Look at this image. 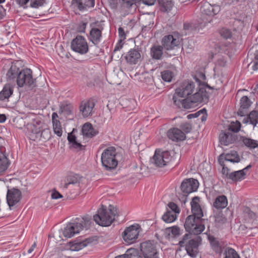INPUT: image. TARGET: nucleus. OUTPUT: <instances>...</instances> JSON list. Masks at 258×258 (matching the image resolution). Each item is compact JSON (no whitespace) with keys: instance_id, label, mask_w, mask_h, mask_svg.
Returning <instances> with one entry per match:
<instances>
[{"instance_id":"1","label":"nucleus","mask_w":258,"mask_h":258,"mask_svg":"<svg viewBox=\"0 0 258 258\" xmlns=\"http://www.w3.org/2000/svg\"><path fill=\"white\" fill-rule=\"evenodd\" d=\"M7 77L10 81L16 79L19 87L34 88L36 86L35 79L32 77L31 69L26 68L20 70L16 66H12L7 73Z\"/></svg>"},{"instance_id":"2","label":"nucleus","mask_w":258,"mask_h":258,"mask_svg":"<svg viewBox=\"0 0 258 258\" xmlns=\"http://www.w3.org/2000/svg\"><path fill=\"white\" fill-rule=\"evenodd\" d=\"M209 99V94L204 86H201L197 92L187 99L181 100L177 99L175 96H173L172 97L175 105L180 107L181 105L182 107L186 109L190 108L194 103H206L208 102Z\"/></svg>"},{"instance_id":"3","label":"nucleus","mask_w":258,"mask_h":258,"mask_svg":"<svg viewBox=\"0 0 258 258\" xmlns=\"http://www.w3.org/2000/svg\"><path fill=\"white\" fill-rule=\"evenodd\" d=\"M91 217L89 216L76 218L73 222L68 223L63 229L61 230L62 235L66 238L74 236L84 227L89 226L91 223Z\"/></svg>"},{"instance_id":"4","label":"nucleus","mask_w":258,"mask_h":258,"mask_svg":"<svg viewBox=\"0 0 258 258\" xmlns=\"http://www.w3.org/2000/svg\"><path fill=\"white\" fill-rule=\"evenodd\" d=\"M117 216V208L109 205L108 210L103 208L99 209L97 214L94 216L93 218L97 224L102 226H108L115 220V216Z\"/></svg>"},{"instance_id":"5","label":"nucleus","mask_w":258,"mask_h":258,"mask_svg":"<svg viewBox=\"0 0 258 258\" xmlns=\"http://www.w3.org/2000/svg\"><path fill=\"white\" fill-rule=\"evenodd\" d=\"M201 241L202 238L200 236L192 238L190 234H185L179 241L178 245L180 247H185L187 253L191 257H194L198 253V247Z\"/></svg>"},{"instance_id":"6","label":"nucleus","mask_w":258,"mask_h":258,"mask_svg":"<svg viewBox=\"0 0 258 258\" xmlns=\"http://www.w3.org/2000/svg\"><path fill=\"white\" fill-rule=\"evenodd\" d=\"M116 149L109 147L105 149L101 155V163L106 170L112 171L116 168L118 164Z\"/></svg>"},{"instance_id":"7","label":"nucleus","mask_w":258,"mask_h":258,"mask_svg":"<svg viewBox=\"0 0 258 258\" xmlns=\"http://www.w3.org/2000/svg\"><path fill=\"white\" fill-rule=\"evenodd\" d=\"M206 219H200L194 216H188L184 223V228L186 231L191 234L198 235L201 233L205 229Z\"/></svg>"},{"instance_id":"8","label":"nucleus","mask_w":258,"mask_h":258,"mask_svg":"<svg viewBox=\"0 0 258 258\" xmlns=\"http://www.w3.org/2000/svg\"><path fill=\"white\" fill-rule=\"evenodd\" d=\"M199 182L193 178L184 180L180 185L181 193H178L179 199L182 202H185L188 195L196 191L198 187Z\"/></svg>"},{"instance_id":"9","label":"nucleus","mask_w":258,"mask_h":258,"mask_svg":"<svg viewBox=\"0 0 258 258\" xmlns=\"http://www.w3.org/2000/svg\"><path fill=\"white\" fill-rule=\"evenodd\" d=\"M141 251L144 258H159V252L153 241H147L141 244Z\"/></svg>"},{"instance_id":"10","label":"nucleus","mask_w":258,"mask_h":258,"mask_svg":"<svg viewBox=\"0 0 258 258\" xmlns=\"http://www.w3.org/2000/svg\"><path fill=\"white\" fill-rule=\"evenodd\" d=\"M71 48L74 51L81 54L88 52L89 47L85 38L80 35H77L71 42Z\"/></svg>"},{"instance_id":"11","label":"nucleus","mask_w":258,"mask_h":258,"mask_svg":"<svg viewBox=\"0 0 258 258\" xmlns=\"http://www.w3.org/2000/svg\"><path fill=\"white\" fill-rule=\"evenodd\" d=\"M97 241L98 238L96 236L77 239L74 241L70 242V249L72 251H78L88 245L95 244Z\"/></svg>"},{"instance_id":"12","label":"nucleus","mask_w":258,"mask_h":258,"mask_svg":"<svg viewBox=\"0 0 258 258\" xmlns=\"http://www.w3.org/2000/svg\"><path fill=\"white\" fill-rule=\"evenodd\" d=\"M181 37L177 33L165 36L162 40L163 47L166 50L173 49L180 43Z\"/></svg>"},{"instance_id":"13","label":"nucleus","mask_w":258,"mask_h":258,"mask_svg":"<svg viewBox=\"0 0 258 258\" xmlns=\"http://www.w3.org/2000/svg\"><path fill=\"white\" fill-rule=\"evenodd\" d=\"M140 226L138 224L127 227L122 233L123 240L128 244L135 242L138 237Z\"/></svg>"},{"instance_id":"14","label":"nucleus","mask_w":258,"mask_h":258,"mask_svg":"<svg viewBox=\"0 0 258 258\" xmlns=\"http://www.w3.org/2000/svg\"><path fill=\"white\" fill-rule=\"evenodd\" d=\"M171 156L168 151L161 152L159 150H156L152 159V162L158 167H163L170 162Z\"/></svg>"},{"instance_id":"15","label":"nucleus","mask_w":258,"mask_h":258,"mask_svg":"<svg viewBox=\"0 0 258 258\" xmlns=\"http://www.w3.org/2000/svg\"><path fill=\"white\" fill-rule=\"evenodd\" d=\"M32 140H47L50 138V132L48 129H41L40 126L33 125L30 134Z\"/></svg>"},{"instance_id":"16","label":"nucleus","mask_w":258,"mask_h":258,"mask_svg":"<svg viewBox=\"0 0 258 258\" xmlns=\"http://www.w3.org/2000/svg\"><path fill=\"white\" fill-rule=\"evenodd\" d=\"M21 199L22 192L20 190L14 187L8 189L7 201L11 209L12 207L18 203Z\"/></svg>"},{"instance_id":"17","label":"nucleus","mask_w":258,"mask_h":258,"mask_svg":"<svg viewBox=\"0 0 258 258\" xmlns=\"http://www.w3.org/2000/svg\"><path fill=\"white\" fill-rule=\"evenodd\" d=\"M195 88V85L193 82H184L180 87L176 89L173 96L176 97V95H177L181 98L187 97L192 93Z\"/></svg>"},{"instance_id":"18","label":"nucleus","mask_w":258,"mask_h":258,"mask_svg":"<svg viewBox=\"0 0 258 258\" xmlns=\"http://www.w3.org/2000/svg\"><path fill=\"white\" fill-rule=\"evenodd\" d=\"M95 106L93 99L82 101L80 105V111L84 117H87L92 115V110Z\"/></svg>"},{"instance_id":"19","label":"nucleus","mask_w":258,"mask_h":258,"mask_svg":"<svg viewBox=\"0 0 258 258\" xmlns=\"http://www.w3.org/2000/svg\"><path fill=\"white\" fill-rule=\"evenodd\" d=\"M168 138L174 142L183 141L186 138V136L181 130L173 127L169 129L167 132Z\"/></svg>"},{"instance_id":"20","label":"nucleus","mask_w":258,"mask_h":258,"mask_svg":"<svg viewBox=\"0 0 258 258\" xmlns=\"http://www.w3.org/2000/svg\"><path fill=\"white\" fill-rule=\"evenodd\" d=\"M200 198L198 197H195L192 198L191 205V211L192 213L191 216H194L197 218L200 219H204L202 217L204 216V214L199 204Z\"/></svg>"},{"instance_id":"21","label":"nucleus","mask_w":258,"mask_h":258,"mask_svg":"<svg viewBox=\"0 0 258 258\" xmlns=\"http://www.w3.org/2000/svg\"><path fill=\"white\" fill-rule=\"evenodd\" d=\"M72 5L80 11L87 10L95 6V0H73Z\"/></svg>"},{"instance_id":"22","label":"nucleus","mask_w":258,"mask_h":258,"mask_svg":"<svg viewBox=\"0 0 258 258\" xmlns=\"http://www.w3.org/2000/svg\"><path fill=\"white\" fill-rule=\"evenodd\" d=\"M102 30L98 28H92L89 33L88 39L94 45H98L102 38Z\"/></svg>"},{"instance_id":"23","label":"nucleus","mask_w":258,"mask_h":258,"mask_svg":"<svg viewBox=\"0 0 258 258\" xmlns=\"http://www.w3.org/2000/svg\"><path fill=\"white\" fill-rule=\"evenodd\" d=\"M236 139L235 134L229 132H222L219 136L220 142L222 145L225 146L233 143Z\"/></svg>"},{"instance_id":"24","label":"nucleus","mask_w":258,"mask_h":258,"mask_svg":"<svg viewBox=\"0 0 258 258\" xmlns=\"http://www.w3.org/2000/svg\"><path fill=\"white\" fill-rule=\"evenodd\" d=\"M124 58L131 64H136L141 59V54L137 49H131L124 56Z\"/></svg>"},{"instance_id":"25","label":"nucleus","mask_w":258,"mask_h":258,"mask_svg":"<svg viewBox=\"0 0 258 258\" xmlns=\"http://www.w3.org/2000/svg\"><path fill=\"white\" fill-rule=\"evenodd\" d=\"M251 102L246 96H243L240 99V106L237 112L238 115L244 116L247 114V109L251 105Z\"/></svg>"},{"instance_id":"26","label":"nucleus","mask_w":258,"mask_h":258,"mask_svg":"<svg viewBox=\"0 0 258 258\" xmlns=\"http://www.w3.org/2000/svg\"><path fill=\"white\" fill-rule=\"evenodd\" d=\"M163 46L153 45L150 49L151 57L156 60L161 59L163 54Z\"/></svg>"},{"instance_id":"27","label":"nucleus","mask_w":258,"mask_h":258,"mask_svg":"<svg viewBox=\"0 0 258 258\" xmlns=\"http://www.w3.org/2000/svg\"><path fill=\"white\" fill-rule=\"evenodd\" d=\"M82 132L84 136L92 138L96 136L98 134V132L96 131L92 126L90 123H85L82 128Z\"/></svg>"},{"instance_id":"28","label":"nucleus","mask_w":258,"mask_h":258,"mask_svg":"<svg viewBox=\"0 0 258 258\" xmlns=\"http://www.w3.org/2000/svg\"><path fill=\"white\" fill-rule=\"evenodd\" d=\"M14 91L13 87L10 84H6L3 90L0 92V100L4 101L8 99L13 94Z\"/></svg>"},{"instance_id":"29","label":"nucleus","mask_w":258,"mask_h":258,"mask_svg":"<svg viewBox=\"0 0 258 258\" xmlns=\"http://www.w3.org/2000/svg\"><path fill=\"white\" fill-rule=\"evenodd\" d=\"M67 181V182L63 185V188H71V185L77 186V187L79 186L80 178L78 175L73 174L68 176Z\"/></svg>"},{"instance_id":"30","label":"nucleus","mask_w":258,"mask_h":258,"mask_svg":"<svg viewBox=\"0 0 258 258\" xmlns=\"http://www.w3.org/2000/svg\"><path fill=\"white\" fill-rule=\"evenodd\" d=\"M228 204V201L226 197L224 195L218 196L215 200L213 203V207L217 209H223L226 207Z\"/></svg>"},{"instance_id":"31","label":"nucleus","mask_w":258,"mask_h":258,"mask_svg":"<svg viewBox=\"0 0 258 258\" xmlns=\"http://www.w3.org/2000/svg\"><path fill=\"white\" fill-rule=\"evenodd\" d=\"M245 175L246 173L244 172V170H240L230 173L228 179L231 180L232 181L237 182L244 179Z\"/></svg>"},{"instance_id":"32","label":"nucleus","mask_w":258,"mask_h":258,"mask_svg":"<svg viewBox=\"0 0 258 258\" xmlns=\"http://www.w3.org/2000/svg\"><path fill=\"white\" fill-rule=\"evenodd\" d=\"M165 236L167 239L174 238L180 234V229L177 226H173L165 229Z\"/></svg>"},{"instance_id":"33","label":"nucleus","mask_w":258,"mask_h":258,"mask_svg":"<svg viewBox=\"0 0 258 258\" xmlns=\"http://www.w3.org/2000/svg\"><path fill=\"white\" fill-rule=\"evenodd\" d=\"M223 155V156L224 155V159L226 161H229L232 163H238L240 161L239 156L235 151H231L229 153Z\"/></svg>"},{"instance_id":"34","label":"nucleus","mask_w":258,"mask_h":258,"mask_svg":"<svg viewBox=\"0 0 258 258\" xmlns=\"http://www.w3.org/2000/svg\"><path fill=\"white\" fill-rule=\"evenodd\" d=\"M240 141L249 149H254L258 147V141L246 137H241Z\"/></svg>"},{"instance_id":"35","label":"nucleus","mask_w":258,"mask_h":258,"mask_svg":"<svg viewBox=\"0 0 258 258\" xmlns=\"http://www.w3.org/2000/svg\"><path fill=\"white\" fill-rule=\"evenodd\" d=\"M160 10L163 12L170 11L173 6L171 0H158Z\"/></svg>"},{"instance_id":"36","label":"nucleus","mask_w":258,"mask_h":258,"mask_svg":"<svg viewBox=\"0 0 258 258\" xmlns=\"http://www.w3.org/2000/svg\"><path fill=\"white\" fill-rule=\"evenodd\" d=\"M162 219L166 223H171L174 222L176 219V214L167 210V211L162 216Z\"/></svg>"},{"instance_id":"37","label":"nucleus","mask_w":258,"mask_h":258,"mask_svg":"<svg viewBox=\"0 0 258 258\" xmlns=\"http://www.w3.org/2000/svg\"><path fill=\"white\" fill-rule=\"evenodd\" d=\"M9 166V160L7 157L4 155H0V173L5 171Z\"/></svg>"},{"instance_id":"38","label":"nucleus","mask_w":258,"mask_h":258,"mask_svg":"<svg viewBox=\"0 0 258 258\" xmlns=\"http://www.w3.org/2000/svg\"><path fill=\"white\" fill-rule=\"evenodd\" d=\"M224 258H240L237 252L232 248H227L224 252Z\"/></svg>"},{"instance_id":"39","label":"nucleus","mask_w":258,"mask_h":258,"mask_svg":"<svg viewBox=\"0 0 258 258\" xmlns=\"http://www.w3.org/2000/svg\"><path fill=\"white\" fill-rule=\"evenodd\" d=\"M250 123L255 126L258 123V111L253 110L250 112L248 116Z\"/></svg>"},{"instance_id":"40","label":"nucleus","mask_w":258,"mask_h":258,"mask_svg":"<svg viewBox=\"0 0 258 258\" xmlns=\"http://www.w3.org/2000/svg\"><path fill=\"white\" fill-rule=\"evenodd\" d=\"M223 155H221L219 156V158L218 159V162H219V164L222 167V174L224 175L225 176V177L227 178H228V175L230 174V173H229V169L228 168V167H227L226 166L225 164H224V161L223 160Z\"/></svg>"},{"instance_id":"41","label":"nucleus","mask_w":258,"mask_h":258,"mask_svg":"<svg viewBox=\"0 0 258 258\" xmlns=\"http://www.w3.org/2000/svg\"><path fill=\"white\" fill-rule=\"evenodd\" d=\"M52 124L54 134L59 137H61L62 131L60 121L59 120L53 121Z\"/></svg>"},{"instance_id":"42","label":"nucleus","mask_w":258,"mask_h":258,"mask_svg":"<svg viewBox=\"0 0 258 258\" xmlns=\"http://www.w3.org/2000/svg\"><path fill=\"white\" fill-rule=\"evenodd\" d=\"M73 106L71 104L62 103L60 106V110L61 112L64 113L67 115L71 114L72 113Z\"/></svg>"},{"instance_id":"43","label":"nucleus","mask_w":258,"mask_h":258,"mask_svg":"<svg viewBox=\"0 0 258 258\" xmlns=\"http://www.w3.org/2000/svg\"><path fill=\"white\" fill-rule=\"evenodd\" d=\"M126 255L128 258H144L143 255L139 254L138 251L135 248H131L127 250Z\"/></svg>"},{"instance_id":"44","label":"nucleus","mask_w":258,"mask_h":258,"mask_svg":"<svg viewBox=\"0 0 258 258\" xmlns=\"http://www.w3.org/2000/svg\"><path fill=\"white\" fill-rule=\"evenodd\" d=\"M211 244L212 245V249L218 253H221L222 252V248L221 246L220 245L219 242L213 239L211 241Z\"/></svg>"},{"instance_id":"45","label":"nucleus","mask_w":258,"mask_h":258,"mask_svg":"<svg viewBox=\"0 0 258 258\" xmlns=\"http://www.w3.org/2000/svg\"><path fill=\"white\" fill-rule=\"evenodd\" d=\"M227 221L226 218L222 212H219L215 216V221L219 224L225 223Z\"/></svg>"},{"instance_id":"46","label":"nucleus","mask_w":258,"mask_h":258,"mask_svg":"<svg viewBox=\"0 0 258 258\" xmlns=\"http://www.w3.org/2000/svg\"><path fill=\"white\" fill-rule=\"evenodd\" d=\"M162 79L166 82H170L172 78V73L169 70H166L161 72Z\"/></svg>"},{"instance_id":"47","label":"nucleus","mask_w":258,"mask_h":258,"mask_svg":"<svg viewBox=\"0 0 258 258\" xmlns=\"http://www.w3.org/2000/svg\"><path fill=\"white\" fill-rule=\"evenodd\" d=\"M241 124L239 122L231 123L229 126L228 130L233 132L234 133H237L240 128Z\"/></svg>"},{"instance_id":"48","label":"nucleus","mask_w":258,"mask_h":258,"mask_svg":"<svg viewBox=\"0 0 258 258\" xmlns=\"http://www.w3.org/2000/svg\"><path fill=\"white\" fill-rule=\"evenodd\" d=\"M30 2V6L33 8H38L43 6L45 0H29Z\"/></svg>"},{"instance_id":"49","label":"nucleus","mask_w":258,"mask_h":258,"mask_svg":"<svg viewBox=\"0 0 258 258\" xmlns=\"http://www.w3.org/2000/svg\"><path fill=\"white\" fill-rule=\"evenodd\" d=\"M220 34L222 37L226 39L230 38L232 36L230 30L225 28H223L220 30Z\"/></svg>"},{"instance_id":"50","label":"nucleus","mask_w":258,"mask_h":258,"mask_svg":"<svg viewBox=\"0 0 258 258\" xmlns=\"http://www.w3.org/2000/svg\"><path fill=\"white\" fill-rule=\"evenodd\" d=\"M208 10H209V15H216L220 11V7L218 5L210 6Z\"/></svg>"},{"instance_id":"51","label":"nucleus","mask_w":258,"mask_h":258,"mask_svg":"<svg viewBox=\"0 0 258 258\" xmlns=\"http://www.w3.org/2000/svg\"><path fill=\"white\" fill-rule=\"evenodd\" d=\"M180 128L183 131L184 134H187L191 131L192 127L190 123L185 122L181 124L180 125Z\"/></svg>"},{"instance_id":"52","label":"nucleus","mask_w":258,"mask_h":258,"mask_svg":"<svg viewBox=\"0 0 258 258\" xmlns=\"http://www.w3.org/2000/svg\"><path fill=\"white\" fill-rule=\"evenodd\" d=\"M168 207L171 210V212H173V213H179L180 212V210L177 207V205L173 202H170L168 205Z\"/></svg>"},{"instance_id":"53","label":"nucleus","mask_w":258,"mask_h":258,"mask_svg":"<svg viewBox=\"0 0 258 258\" xmlns=\"http://www.w3.org/2000/svg\"><path fill=\"white\" fill-rule=\"evenodd\" d=\"M118 31L119 39L121 40V41H124L126 39V34L123 28L122 27H119Z\"/></svg>"},{"instance_id":"54","label":"nucleus","mask_w":258,"mask_h":258,"mask_svg":"<svg viewBox=\"0 0 258 258\" xmlns=\"http://www.w3.org/2000/svg\"><path fill=\"white\" fill-rule=\"evenodd\" d=\"M122 6L125 8L131 7L135 3L134 0H122Z\"/></svg>"},{"instance_id":"55","label":"nucleus","mask_w":258,"mask_h":258,"mask_svg":"<svg viewBox=\"0 0 258 258\" xmlns=\"http://www.w3.org/2000/svg\"><path fill=\"white\" fill-rule=\"evenodd\" d=\"M244 213L250 219H253L255 217V213L251 211L248 208H246L245 209Z\"/></svg>"},{"instance_id":"56","label":"nucleus","mask_w":258,"mask_h":258,"mask_svg":"<svg viewBox=\"0 0 258 258\" xmlns=\"http://www.w3.org/2000/svg\"><path fill=\"white\" fill-rule=\"evenodd\" d=\"M258 232V228L257 227H255L254 228H249L248 230L247 231V233L249 236H253Z\"/></svg>"},{"instance_id":"57","label":"nucleus","mask_w":258,"mask_h":258,"mask_svg":"<svg viewBox=\"0 0 258 258\" xmlns=\"http://www.w3.org/2000/svg\"><path fill=\"white\" fill-rule=\"evenodd\" d=\"M74 131H75V130L74 129L73 130V131L71 133H69L68 135V140L69 142L71 143H72L73 142H74L76 140V137H75V135H73V133Z\"/></svg>"},{"instance_id":"58","label":"nucleus","mask_w":258,"mask_h":258,"mask_svg":"<svg viewBox=\"0 0 258 258\" xmlns=\"http://www.w3.org/2000/svg\"><path fill=\"white\" fill-rule=\"evenodd\" d=\"M123 41H121V40H119L118 43L116 44V46L114 47L113 53L114 54L116 51L119 50L120 49L122 48L123 46Z\"/></svg>"},{"instance_id":"59","label":"nucleus","mask_w":258,"mask_h":258,"mask_svg":"<svg viewBox=\"0 0 258 258\" xmlns=\"http://www.w3.org/2000/svg\"><path fill=\"white\" fill-rule=\"evenodd\" d=\"M253 70L256 71L258 69V51L255 53L254 62L252 67Z\"/></svg>"},{"instance_id":"60","label":"nucleus","mask_w":258,"mask_h":258,"mask_svg":"<svg viewBox=\"0 0 258 258\" xmlns=\"http://www.w3.org/2000/svg\"><path fill=\"white\" fill-rule=\"evenodd\" d=\"M51 198L53 199H57L58 198H62V196L59 192L55 190L52 193Z\"/></svg>"},{"instance_id":"61","label":"nucleus","mask_w":258,"mask_h":258,"mask_svg":"<svg viewBox=\"0 0 258 258\" xmlns=\"http://www.w3.org/2000/svg\"><path fill=\"white\" fill-rule=\"evenodd\" d=\"M183 28L185 30H190L194 29V27L192 23H184L183 24Z\"/></svg>"},{"instance_id":"62","label":"nucleus","mask_w":258,"mask_h":258,"mask_svg":"<svg viewBox=\"0 0 258 258\" xmlns=\"http://www.w3.org/2000/svg\"><path fill=\"white\" fill-rule=\"evenodd\" d=\"M6 15V10L2 6L0 5V20L4 19Z\"/></svg>"},{"instance_id":"63","label":"nucleus","mask_w":258,"mask_h":258,"mask_svg":"<svg viewBox=\"0 0 258 258\" xmlns=\"http://www.w3.org/2000/svg\"><path fill=\"white\" fill-rule=\"evenodd\" d=\"M16 3L20 6H23L26 5L29 0H15Z\"/></svg>"},{"instance_id":"64","label":"nucleus","mask_w":258,"mask_h":258,"mask_svg":"<svg viewBox=\"0 0 258 258\" xmlns=\"http://www.w3.org/2000/svg\"><path fill=\"white\" fill-rule=\"evenodd\" d=\"M199 116L198 115V113H191V114H189L188 115H187V118L188 119H191V118H196V117H198Z\"/></svg>"}]
</instances>
